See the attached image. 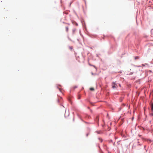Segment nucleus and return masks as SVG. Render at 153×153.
I'll return each instance as SVG.
<instances>
[{
  "label": "nucleus",
  "instance_id": "11",
  "mask_svg": "<svg viewBox=\"0 0 153 153\" xmlns=\"http://www.w3.org/2000/svg\"><path fill=\"white\" fill-rule=\"evenodd\" d=\"M119 86H120V84L119 85Z\"/></svg>",
  "mask_w": 153,
  "mask_h": 153
},
{
  "label": "nucleus",
  "instance_id": "10",
  "mask_svg": "<svg viewBox=\"0 0 153 153\" xmlns=\"http://www.w3.org/2000/svg\"><path fill=\"white\" fill-rule=\"evenodd\" d=\"M152 115H153V113L152 114Z\"/></svg>",
  "mask_w": 153,
  "mask_h": 153
},
{
  "label": "nucleus",
  "instance_id": "12",
  "mask_svg": "<svg viewBox=\"0 0 153 153\" xmlns=\"http://www.w3.org/2000/svg\"><path fill=\"white\" fill-rule=\"evenodd\" d=\"M101 142H102V140H101Z\"/></svg>",
  "mask_w": 153,
  "mask_h": 153
},
{
  "label": "nucleus",
  "instance_id": "7",
  "mask_svg": "<svg viewBox=\"0 0 153 153\" xmlns=\"http://www.w3.org/2000/svg\"><path fill=\"white\" fill-rule=\"evenodd\" d=\"M80 97L79 96V97H78V99H80Z\"/></svg>",
  "mask_w": 153,
  "mask_h": 153
},
{
  "label": "nucleus",
  "instance_id": "5",
  "mask_svg": "<svg viewBox=\"0 0 153 153\" xmlns=\"http://www.w3.org/2000/svg\"><path fill=\"white\" fill-rule=\"evenodd\" d=\"M90 90H91V91H94V88H90Z\"/></svg>",
  "mask_w": 153,
  "mask_h": 153
},
{
  "label": "nucleus",
  "instance_id": "2",
  "mask_svg": "<svg viewBox=\"0 0 153 153\" xmlns=\"http://www.w3.org/2000/svg\"><path fill=\"white\" fill-rule=\"evenodd\" d=\"M151 109L152 111L153 110V103L151 105Z\"/></svg>",
  "mask_w": 153,
  "mask_h": 153
},
{
  "label": "nucleus",
  "instance_id": "4",
  "mask_svg": "<svg viewBox=\"0 0 153 153\" xmlns=\"http://www.w3.org/2000/svg\"><path fill=\"white\" fill-rule=\"evenodd\" d=\"M68 27H66V31L67 32H68Z\"/></svg>",
  "mask_w": 153,
  "mask_h": 153
},
{
  "label": "nucleus",
  "instance_id": "6",
  "mask_svg": "<svg viewBox=\"0 0 153 153\" xmlns=\"http://www.w3.org/2000/svg\"><path fill=\"white\" fill-rule=\"evenodd\" d=\"M96 119L97 120H99V117H97L96 118Z\"/></svg>",
  "mask_w": 153,
  "mask_h": 153
},
{
  "label": "nucleus",
  "instance_id": "8",
  "mask_svg": "<svg viewBox=\"0 0 153 153\" xmlns=\"http://www.w3.org/2000/svg\"><path fill=\"white\" fill-rule=\"evenodd\" d=\"M146 65H143V66H145Z\"/></svg>",
  "mask_w": 153,
  "mask_h": 153
},
{
  "label": "nucleus",
  "instance_id": "1",
  "mask_svg": "<svg viewBox=\"0 0 153 153\" xmlns=\"http://www.w3.org/2000/svg\"><path fill=\"white\" fill-rule=\"evenodd\" d=\"M117 86V85L115 82H113L112 83V86L113 88H116Z\"/></svg>",
  "mask_w": 153,
  "mask_h": 153
},
{
  "label": "nucleus",
  "instance_id": "9",
  "mask_svg": "<svg viewBox=\"0 0 153 153\" xmlns=\"http://www.w3.org/2000/svg\"><path fill=\"white\" fill-rule=\"evenodd\" d=\"M59 90L60 91H61V89L60 88L59 89Z\"/></svg>",
  "mask_w": 153,
  "mask_h": 153
},
{
  "label": "nucleus",
  "instance_id": "3",
  "mask_svg": "<svg viewBox=\"0 0 153 153\" xmlns=\"http://www.w3.org/2000/svg\"><path fill=\"white\" fill-rule=\"evenodd\" d=\"M139 58V57L138 56H137L135 57L134 59H135L136 60L137 59H138Z\"/></svg>",
  "mask_w": 153,
  "mask_h": 153
}]
</instances>
